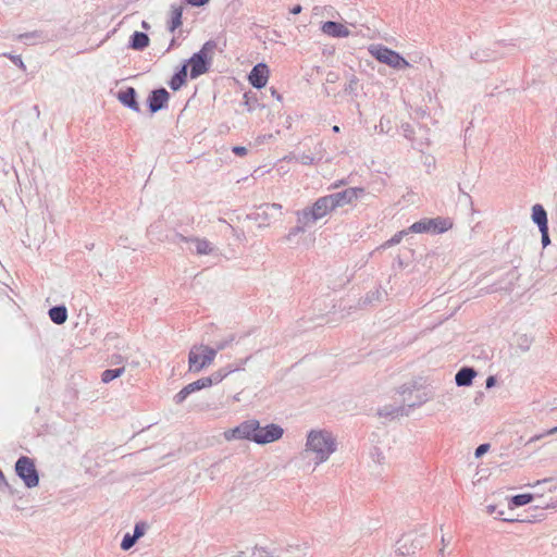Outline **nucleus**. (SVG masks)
Masks as SVG:
<instances>
[{
    "instance_id": "f257e3e1",
    "label": "nucleus",
    "mask_w": 557,
    "mask_h": 557,
    "mask_svg": "<svg viewBox=\"0 0 557 557\" xmlns=\"http://www.w3.org/2000/svg\"><path fill=\"white\" fill-rule=\"evenodd\" d=\"M306 450L315 454V465L326 461L336 450V441L326 430H312L307 436Z\"/></svg>"
},
{
    "instance_id": "f03ea898",
    "label": "nucleus",
    "mask_w": 557,
    "mask_h": 557,
    "mask_svg": "<svg viewBox=\"0 0 557 557\" xmlns=\"http://www.w3.org/2000/svg\"><path fill=\"white\" fill-rule=\"evenodd\" d=\"M218 354V349L207 345H194L188 354L189 371L194 373L200 372L209 367Z\"/></svg>"
},
{
    "instance_id": "7ed1b4c3",
    "label": "nucleus",
    "mask_w": 557,
    "mask_h": 557,
    "mask_svg": "<svg viewBox=\"0 0 557 557\" xmlns=\"http://www.w3.org/2000/svg\"><path fill=\"white\" fill-rule=\"evenodd\" d=\"M368 50L379 62L395 70H403L410 66L409 62L403 55L386 46L371 45Z\"/></svg>"
},
{
    "instance_id": "20e7f679",
    "label": "nucleus",
    "mask_w": 557,
    "mask_h": 557,
    "mask_svg": "<svg viewBox=\"0 0 557 557\" xmlns=\"http://www.w3.org/2000/svg\"><path fill=\"white\" fill-rule=\"evenodd\" d=\"M282 209V205L276 202L262 203L253 212L249 213L247 219L257 222L259 227H265L281 219L283 214Z\"/></svg>"
},
{
    "instance_id": "39448f33",
    "label": "nucleus",
    "mask_w": 557,
    "mask_h": 557,
    "mask_svg": "<svg viewBox=\"0 0 557 557\" xmlns=\"http://www.w3.org/2000/svg\"><path fill=\"white\" fill-rule=\"evenodd\" d=\"M302 211V222H311L314 224L318 220L324 218L329 213L335 211L334 203L330 195L318 198L311 207H307Z\"/></svg>"
},
{
    "instance_id": "423d86ee",
    "label": "nucleus",
    "mask_w": 557,
    "mask_h": 557,
    "mask_svg": "<svg viewBox=\"0 0 557 557\" xmlns=\"http://www.w3.org/2000/svg\"><path fill=\"white\" fill-rule=\"evenodd\" d=\"M15 473L28 488L36 487L39 484V473L35 462L27 456H21L15 462Z\"/></svg>"
},
{
    "instance_id": "0eeeda50",
    "label": "nucleus",
    "mask_w": 557,
    "mask_h": 557,
    "mask_svg": "<svg viewBox=\"0 0 557 557\" xmlns=\"http://www.w3.org/2000/svg\"><path fill=\"white\" fill-rule=\"evenodd\" d=\"M453 227V222L448 218L422 219L414 222L409 231L412 233L442 234Z\"/></svg>"
},
{
    "instance_id": "6e6552de",
    "label": "nucleus",
    "mask_w": 557,
    "mask_h": 557,
    "mask_svg": "<svg viewBox=\"0 0 557 557\" xmlns=\"http://www.w3.org/2000/svg\"><path fill=\"white\" fill-rule=\"evenodd\" d=\"M426 535L425 534H417V533H407L404 534L396 542V552L400 556H410L413 555L417 550L421 549Z\"/></svg>"
},
{
    "instance_id": "1a4fd4ad",
    "label": "nucleus",
    "mask_w": 557,
    "mask_h": 557,
    "mask_svg": "<svg viewBox=\"0 0 557 557\" xmlns=\"http://www.w3.org/2000/svg\"><path fill=\"white\" fill-rule=\"evenodd\" d=\"M259 421L256 419H250L244 421L236 428L228 430L224 433L226 440L239 438V440H249L255 442L257 431H258Z\"/></svg>"
},
{
    "instance_id": "9d476101",
    "label": "nucleus",
    "mask_w": 557,
    "mask_h": 557,
    "mask_svg": "<svg viewBox=\"0 0 557 557\" xmlns=\"http://www.w3.org/2000/svg\"><path fill=\"white\" fill-rule=\"evenodd\" d=\"M366 195V190L361 187H349L344 190L330 194L332 201L334 203L335 210L337 208H342L346 205H351L357 199L363 197Z\"/></svg>"
},
{
    "instance_id": "9b49d317",
    "label": "nucleus",
    "mask_w": 557,
    "mask_h": 557,
    "mask_svg": "<svg viewBox=\"0 0 557 557\" xmlns=\"http://www.w3.org/2000/svg\"><path fill=\"white\" fill-rule=\"evenodd\" d=\"M283 428H281L277 424L271 423L265 426H261L259 423L255 443L260 445L272 443L280 440L283 436Z\"/></svg>"
},
{
    "instance_id": "f8f14e48",
    "label": "nucleus",
    "mask_w": 557,
    "mask_h": 557,
    "mask_svg": "<svg viewBox=\"0 0 557 557\" xmlns=\"http://www.w3.org/2000/svg\"><path fill=\"white\" fill-rule=\"evenodd\" d=\"M425 401L426 398L419 396L417 401L407 404L406 406L385 405L379 410V416L391 419L399 416H408L412 408L421 406Z\"/></svg>"
},
{
    "instance_id": "ddd939ff",
    "label": "nucleus",
    "mask_w": 557,
    "mask_h": 557,
    "mask_svg": "<svg viewBox=\"0 0 557 557\" xmlns=\"http://www.w3.org/2000/svg\"><path fill=\"white\" fill-rule=\"evenodd\" d=\"M169 99H170V94L165 88L160 87V88L151 90L147 98V104H148L149 111L151 113H156V112L166 108Z\"/></svg>"
},
{
    "instance_id": "4468645a",
    "label": "nucleus",
    "mask_w": 557,
    "mask_h": 557,
    "mask_svg": "<svg viewBox=\"0 0 557 557\" xmlns=\"http://www.w3.org/2000/svg\"><path fill=\"white\" fill-rule=\"evenodd\" d=\"M185 64H187V66L188 65L190 66L189 76L191 79H195V78H198L199 76H201L202 74H206L209 71V69L211 66V61L202 58L201 54L194 53L186 61Z\"/></svg>"
},
{
    "instance_id": "2eb2a0df",
    "label": "nucleus",
    "mask_w": 557,
    "mask_h": 557,
    "mask_svg": "<svg viewBox=\"0 0 557 557\" xmlns=\"http://www.w3.org/2000/svg\"><path fill=\"white\" fill-rule=\"evenodd\" d=\"M269 67L265 63L256 64L248 75L250 85L257 89L263 88L269 78Z\"/></svg>"
},
{
    "instance_id": "dca6fc26",
    "label": "nucleus",
    "mask_w": 557,
    "mask_h": 557,
    "mask_svg": "<svg viewBox=\"0 0 557 557\" xmlns=\"http://www.w3.org/2000/svg\"><path fill=\"white\" fill-rule=\"evenodd\" d=\"M116 97L124 107L133 110L134 112H140V107L137 101V91L134 87L129 86L120 90Z\"/></svg>"
},
{
    "instance_id": "f3484780",
    "label": "nucleus",
    "mask_w": 557,
    "mask_h": 557,
    "mask_svg": "<svg viewBox=\"0 0 557 557\" xmlns=\"http://www.w3.org/2000/svg\"><path fill=\"white\" fill-rule=\"evenodd\" d=\"M321 30L334 38H346L350 35V32L346 26L334 21L324 22L321 26Z\"/></svg>"
},
{
    "instance_id": "a211bd4d",
    "label": "nucleus",
    "mask_w": 557,
    "mask_h": 557,
    "mask_svg": "<svg viewBox=\"0 0 557 557\" xmlns=\"http://www.w3.org/2000/svg\"><path fill=\"white\" fill-rule=\"evenodd\" d=\"M475 376L476 371L473 368L462 367L455 375V383L459 387L470 386Z\"/></svg>"
},
{
    "instance_id": "6ab92c4d",
    "label": "nucleus",
    "mask_w": 557,
    "mask_h": 557,
    "mask_svg": "<svg viewBox=\"0 0 557 557\" xmlns=\"http://www.w3.org/2000/svg\"><path fill=\"white\" fill-rule=\"evenodd\" d=\"M150 44L149 36L144 32H134L128 40V48L136 50V51H143L145 50Z\"/></svg>"
},
{
    "instance_id": "aec40b11",
    "label": "nucleus",
    "mask_w": 557,
    "mask_h": 557,
    "mask_svg": "<svg viewBox=\"0 0 557 557\" xmlns=\"http://www.w3.org/2000/svg\"><path fill=\"white\" fill-rule=\"evenodd\" d=\"M188 70L187 64H183L171 77L169 86L172 90H180L187 81Z\"/></svg>"
},
{
    "instance_id": "412c9836",
    "label": "nucleus",
    "mask_w": 557,
    "mask_h": 557,
    "mask_svg": "<svg viewBox=\"0 0 557 557\" xmlns=\"http://www.w3.org/2000/svg\"><path fill=\"white\" fill-rule=\"evenodd\" d=\"M532 221L539 226V230L546 228L547 224V213L542 205H534L532 207Z\"/></svg>"
},
{
    "instance_id": "4be33fe9",
    "label": "nucleus",
    "mask_w": 557,
    "mask_h": 557,
    "mask_svg": "<svg viewBox=\"0 0 557 557\" xmlns=\"http://www.w3.org/2000/svg\"><path fill=\"white\" fill-rule=\"evenodd\" d=\"M238 370H240L239 367L227 366L223 369H220V370L213 372L209 376H205V379H207V381H210L208 383V386L210 387L213 384H218V383L222 382L223 379L226 377L228 374H231L232 372L238 371Z\"/></svg>"
},
{
    "instance_id": "5701e85b",
    "label": "nucleus",
    "mask_w": 557,
    "mask_h": 557,
    "mask_svg": "<svg viewBox=\"0 0 557 557\" xmlns=\"http://www.w3.org/2000/svg\"><path fill=\"white\" fill-rule=\"evenodd\" d=\"M48 314L53 323L61 325L67 319V309L63 305L53 306L49 309Z\"/></svg>"
},
{
    "instance_id": "b1692460",
    "label": "nucleus",
    "mask_w": 557,
    "mask_h": 557,
    "mask_svg": "<svg viewBox=\"0 0 557 557\" xmlns=\"http://www.w3.org/2000/svg\"><path fill=\"white\" fill-rule=\"evenodd\" d=\"M306 544L288 545L286 548H277L282 557H304L307 553Z\"/></svg>"
},
{
    "instance_id": "393cba45",
    "label": "nucleus",
    "mask_w": 557,
    "mask_h": 557,
    "mask_svg": "<svg viewBox=\"0 0 557 557\" xmlns=\"http://www.w3.org/2000/svg\"><path fill=\"white\" fill-rule=\"evenodd\" d=\"M184 8L182 5H172L171 21L168 25L170 33H174L181 25Z\"/></svg>"
},
{
    "instance_id": "a878e982",
    "label": "nucleus",
    "mask_w": 557,
    "mask_h": 557,
    "mask_svg": "<svg viewBox=\"0 0 557 557\" xmlns=\"http://www.w3.org/2000/svg\"><path fill=\"white\" fill-rule=\"evenodd\" d=\"M297 216V225L289 230L286 238L290 240L293 237L297 236L300 233H304L306 228L310 225H312L311 222H302L300 218H302V211L298 210L296 211Z\"/></svg>"
},
{
    "instance_id": "bb28decb",
    "label": "nucleus",
    "mask_w": 557,
    "mask_h": 557,
    "mask_svg": "<svg viewBox=\"0 0 557 557\" xmlns=\"http://www.w3.org/2000/svg\"><path fill=\"white\" fill-rule=\"evenodd\" d=\"M184 240L187 242L188 239L184 237ZM190 240L196 244L198 255H209L213 250L211 243L205 238H191Z\"/></svg>"
},
{
    "instance_id": "cd10ccee",
    "label": "nucleus",
    "mask_w": 557,
    "mask_h": 557,
    "mask_svg": "<svg viewBox=\"0 0 557 557\" xmlns=\"http://www.w3.org/2000/svg\"><path fill=\"white\" fill-rule=\"evenodd\" d=\"M534 494L525 493V494H518L510 498L509 505L510 509L513 507H521L527 504H530L534 499Z\"/></svg>"
},
{
    "instance_id": "c85d7f7f",
    "label": "nucleus",
    "mask_w": 557,
    "mask_h": 557,
    "mask_svg": "<svg viewBox=\"0 0 557 557\" xmlns=\"http://www.w3.org/2000/svg\"><path fill=\"white\" fill-rule=\"evenodd\" d=\"M382 298V292L376 288L374 290L369 292L363 298L360 299L359 305L361 307L372 306L375 302H379Z\"/></svg>"
},
{
    "instance_id": "c756f323",
    "label": "nucleus",
    "mask_w": 557,
    "mask_h": 557,
    "mask_svg": "<svg viewBox=\"0 0 557 557\" xmlns=\"http://www.w3.org/2000/svg\"><path fill=\"white\" fill-rule=\"evenodd\" d=\"M216 47H218V44L215 40H208L202 45L200 50L196 53L201 54L202 58L212 62V54H213L214 50L216 49Z\"/></svg>"
},
{
    "instance_id": "7c9ffc66",
    "label": "nucleus",
    "mask_w": 557,
    "mask_h": 557,
    "mask_svg": "<svg viewBox=\"0 0 557 557\" xmlns=\"http://www.w3.org/2000/svg\"><path fill=\"white\" fill-rule=\"evenodd\" d=\"M125 371L124 367L115 368V369H107L101 374V381L103 383H110L113 380L120 377Z\"/></svg>"
},
{
    "instance_id": "2f4dec72",
    "label": "nucleus",
    "mask_w": 557,
    "mask_h": 557,
    "mask_svg": "<svg viewBox=\"0 0 557 557\" xmlns=\"http://www.w3.org/2000/svg\"><path fill=\"white\" fill-rule=\"evenodd\" d=\"M505 54V52L503 53H498L497 51L495 50H482V51H476L474 53V59L475 60H479L480 62H487V61H493V60H496L498 57Z\"/></svg>"
},
{
    "instance_id": "473e14b6",
    "label": "nucleus",
    "mask_w": 557,
    "mask_h": 557,
    "mask_svg": "<svg viewBox=\"0 0 557 557\" xmlns=\"http://www.w3.org/2000/svg\"><path fill=\"white\" fill-rule=\"evenodd\" d=\"M533 343V338L528 336L527 334H521L517 337V347L522 351L525 352L530 349L531 345Z\"/></svg>"
},
{
    "instance_id": "72a5a7b5",
    "label": "nucleus",
    "mask_w": 557,
    "mask_h": 557,
    "mask_svg": "<svg viewBox=\"0 0 557 557\" xmlns=\"http://www.w3.org/2000/svg\"><path fill=\"white\" fill-rule=\"evenodd\" d=\"M209 382L210 381H207V379L201 377V379H199V380H197L195 382H191V383L187 384L185 387L187 388L189 394H193V393L198 392V391H200L202 388L209 387L208 386Z\"/></svg>"
},
{
    "instance_id": "f704fd0d",
    "label": "nucleus",
    "mask_w": 557,
    "mask_h": 557,
    "mask_svg": "<svg viewBox=\"0 0 557 557\" xmlns=\"http://www.w3.org/2000/svg\"><path fill=\"white\" fill-rule=\"evenodd\" d=\"M410 233L409 228L400 231L392 236L391 239H388L385 244L382 245V248L392 247L394 245H397L401 242L403 237Z\"/></svg>"
},
{
    "instance_id": "c9c22d12",
    "label": "nucleus",
    "mask_w": 557,
    "mask_h": 557,
    "mask_svg": "<svg viewBox=\"0 0 557 557\" xmlns=\"http://www.w3.org/2000/svg\"><path fill=\"white\" fill-rule=\"evenodd\" d=\"M235 339H236V335L235 334H230L224 339H221V341L216 342L215 346L213 347V349H218V351L224 350L225 348L231 346L235 342Z\"/></svg>"
},
{
    "instance_id": "e433bc0d",
    "label": "nucleus",
    "mask_w": 557,
    "mask_h": 557,
    "mask_svg": "<svg viewBox=\"0 0 557 557\" xmlns=\"http://www.w3.org/2000/svg\"><path fill=\"white\" fill-rule=\"evenodd\" d=\"M289 159H294L305 165H310L315 162V158L307 153L293 154Z\"/></svg>"
},
{
    "instance_id": "4c0bfd02",
    "label": "nucleus",
    "mask_w": 557,
    "mask_h": 557,
    "mask_svg": "<svg viewBox=\"0 0 557 557\" xmlns=\"http://www.w3.org/2000/svg\"><path fill=\"white\" fill-rule=\"evenodd\" d=\"M529 486H540V485H547V491L549 493L556 491L557 488V484L554 483V479L553 478H546V479H543V480H537L534 484H528Z\"/></svg>"
},
{
    "instance_id": "58836bf2",
    "label": "nucleus",
    "mask_w": 557,
    "mask_h": 557,
    "mask_svg": "<svg viewBox=\"0 0 557 557\" xmlns=\"http://www.w3.org/2000/svg\"><path fill=\"white\" fill-rule=\"evenodd\" d=\"M136 542H137V540L134 537V535L133 534L131 535L129 533H127L124 535V537L121 542V548L123 550H128L135 545Z\"/></svg>"
},
{
    "instance_id": "ea45409f",
    "label": "nucleus",
    "mask_w": 557,
    "mask_h": 557,
    "mask_svg": "<svg viewBox=\"0 0 557 557\" xmlns=\"http://www.w3.org/2000/svg\"><path fill=\"white\" fill-rule=\"evenodd\" d=\"M146 529H147V524L143 521L140 522H137L134 527V537L136 540L140 539L141 536H144L145 532H146Z\"/></svg>"
},
{
    "instance_id": "a19ab883",
    "label": "nucleus",
    "mask_w": 557,
    "mask_h": 557,
    "mask_svg": "<svg viewBox=\"0 0 557 557\" xmlns=\"http://www.w3.org/2000/svg\"><path fill=\"white\" fill-rule=\"evenodd\" d=\"M4 57H8L17 67H20L22 71H26V66L21 58V55H15L11 53H3Z\"/></svg>"
},
{
    "instance_id": "79ce46f5",
    "label": "nucleus",
    "mask_w": 557,
    "mask_h": 557,
    "mask_svg": "<svg viewBox=\"0 0 557 557\" xmlns=\"http://www.w3.org/2000/svg\"><path fill=\"white\" fill-rule=\"evenodd\" d=\"M189 392L184 386L175 396H174V403L180 405L185 401V399L189 396Z\"/></svg>"
},
{
    "instance_id": "37998d69",
    "label": "nucleus",
    "mask_w": 557,
    "mask_h": 557,
    "mask_svg": "<svg viewBox=\"0 0 557 557\" xmlns=\"http://www.w3.org/2000/svg\"><path fill=\"white\" fill-rule=\"evenodd\" d=\"M487 512L490 515H496L497 517H499L504 521H513V519L504 518L503 516H504L505 512L503 510H498L497 506H495V505H488L487 506Z\"/></svg>"
},
{
    "instance_id": "c03bdc74",
    "label": "nucleus",
    "mask_w": 557,
    "mask_h": 557,
    "mask_svg": "<svg viewBox=\"0 0 557 557\" xmlns=\"http://www.w3.org/2000/svg\"><path fill=\"white\" fill-rule=\"evenodd\" d=\"M488 449H490V444H486V443L481 444V445H479V446L475 448L474 456H475L476 458H480V457H482L484 454H486V453L488 451Z\"/></svg>"
},
{
    "instance_id": "a18cd8bd",
    "label": "nucleus",
    "mask_w": 557,
    "mask_h": 557,
    "mask_svg": "<svg viewBox=\"0 0 557 557\" xmlns=\"http://www.w3.org/2000/svg\"><path fill=\"white\" fill-rule=\"evenodd\" d=\"M357 85H358V78L355 75H351V77L349 78V82L345 88V91L354 92L357 88Z\"/></svg>"
},
{
    "instance_id": "49530a36",
    "label": "nucleus",
    "mask_w": 557,
    "mask_h": 557,
    "mask_svg": "<svg viewBox=\"0 0 557 557\" xmlns=\"http://www.w3.org/2000/svg\"><path fill=\"white\" fill-rule=\"evenodd\" d=\"M128 358L126 356H122L119 354H114L111 356V363L112 364H122L124 362H127Z\"/></svg>"
},
{
    "instance_id": "de8ad7c7",
    "label": "nucleus",
    "mask_w": 557,
    "mask_h": 557,
    "mask_svg": "<svg viewBox=\"0 0 557 557\" xmlns=\"http://www.w3.org/2000/svg\"><path fill=\"white\" fill-rule=\"evenodd\" d=\"M536 507L541 508V509H556L557 508V498L552 502H542Z\"/></svg>"
},
{
    "instance_id": "09e8293b",
    "label": "nucleus",
    "mask_w": 557,
    "mask_h": 557,
    "mask_svg": "<svg viewBox=\"0 0 557 557\" xmlns=\"http://www.w3.org/2000/svg\"><path fill=\"white\" fill-rule=\"evenodd\" d=\"M371 456L372 459L377 463H381L384 459L383 453L379 448H374L371 453Z\"/></svg>"
},
{
    "instance_id": "8fccbe9b",
    "label": "nucleus",
    "mask_w": 557,
    "mask_h": 557,
    "mask_svg": "<svg viewBox=\"0 0 557 557\" xmlns=\"http://www.w3.org/2000/svg\"><path fill=\"white\" fill-rule=\"evenodd\" d=\"M542 234V244L543 246H547L550 243L549 236H548V226L546 228L540 230Z\"/></svg>"
},
{
    "instance_id": "3c124183",
    "label": "nucleus",
    "mask_w": 557,
    "mask_h": 557,
    "mask_svg": "<svg viewBox=\"0 0 557 557\" xmlns=\"http://www.w3.org/2000/svg\"><path fill=\"white\" fill-rule=\"evenodd\" d=\"M232 151L238 156V157H243L247 153V148L244 147V146H234Z\"/></svg>"
},
{
    "instance_id": "603ef678",
    "label": "nucleus",
    "mask_w": 557,
    "mask_h": 557,
    "mask_svg": "<svg viewBox=\"0 0 557 557\" xmlns=\"http://www.w3.org/2000/svg\"><path fill=\"white\" fill-rule=\"evenodd\" d=\"M210 0H186V2L193 7H202L207 4Z\"/></svg>"
},
{
    "instance_id": "864d4df0",
    "label": "nucleus",
    "mask_w": 557,
    "mask_h": 557,
    "mask_svg": "<svg viewBox=\"0 0 557 557\" xmlns=\"http://www.w3.org/2000/svg\"><path fill=\"white\" fill-rule=\"evenodd\" d=\"M496 377L494 375H490L487 376L486 381H485V387L486 388H492L496 385Z\"/></svg>"
},
{
    "instance_id": "5fc2aeb1",
    "label": "nucleus",
    "mask_w": 557,
    "mask_h": 557,
    "mask_svg": "<svg viewBox=\"0 0 557 557\" xmlns=\"http://www.w3.org/2000/svg\"><path fill=\"white\" fill-rule=\"evenodd\" d=\"M458 189H459L460 194L465 197V199L468 200L470 203H472L470 195L465 190V188L462 187V185L460 183L458 184Z\"/></svg>"
},
{
    "instance_id": "6e6d98bb",
    "label": "nucleus",
    "mask_w": 557,
    "mask_h": 557,
    "mask_svg": "<svg viewBox=\"0 0 557 557\" xmlns=\"http://www.w3.org/2000/svg\"><path fill=\"white\" fill-rule=\"evenodd\" d=\"M37 37V33H25L20 35V39H28V38H35Z\"/></svg>"
},
{
    "instance_id": "4d7b16f0",
    "label": "nucleus",
    "mask_w": 557,
    "mask_h": 557,
    "mask_svg": "<svg viewBox=\"0 0 557 557\" xmlns=\"http://www.w3.org/2000/svg\"><path fill=\"white\" fill-rule=\"evenodd\" d=\"M302 10V7L300 4H296L290 9L292 14H299Z\"/></svg>"
},
{
    "instance_id": "13d9d810",
    "label": "nucleus",
    "mask_w": 557,
    "mask_h": 557,
    "mask_svg": "<svg viewBox=\"0 0 557 557\" xmlns=\"http://www.w3.org/2000/svg\"><path fill=\"white\" fill-rule=\"evenodd\" d=\"M245 98H246V106H248V110L249 111H252L255 109V106L252 104V101H250V98L247 96V94H245Z\"/></svg>"
},
{
    "instance_id": "bf43d9fd",
    "label": "nucleus",
    "mask_w": 557,
    "mask_h": 557,
    "mask_svg": "<svg viewBox=\"0 0 557 557\" xmlns=\"http://www.w3.org/2000/svg\"><path fill=\"white\" fill-rule=\"evenodd\" d=\"M271 94L273 97H275L278 101L282 100V96L277 92V90L275 88H271Z\"/></svg>"
},
{
    "instance_id": "052dcab7",
    "label": "nucleus",
    "mask_w": 557,
    "mask_h": 557,
    "mask_svg": "<svg viewBox=\"0 0 557 557\" xmlns=\"http://www.w3.org/2000/svg\"><path fill=\"white\" fill-rule=\"evenodd\" d=\"M407 392H410V388H409V387H407V386H405V385H404V386H401V387H400V389H399V393H400L401 395H405Z\"/></svg>"
},
{
    "instance_id": "680f3d73",
    "label": "nucleus",
    "mask_w": 557,
    "mask_h": 557,
    "mask_svg": "<svg viewBox=\"0 0 557 557\" xmlns=\"http://www.w3.org/2000/svg\"><path fill=\"white\" fill-rule=\"evenodd\" d=\"M175 45H176V40H175V38H172L166 51H170L173 47H175Z\"/></svg>"
},
{
    "instance_id": "e2e57ef3",
    "label": "nucleus",
    "mask_w": 557,
    "mask_h": 557,
    "mask_svg": "<svg viewBox=\"0 0 557 557\" xmlns=\"http://www.w3.org/2000/svg\"><path fill=\"white\" fill-rule=\"evenodd\" d=\"M250 359V356L245 358L244 360L240 361V363L237 366L240 368V370L243 369V366L247 363V361Z\"/></svg>"
},
{
    "instance_id": "0e129e2a",
    "label": "nucleus",
    "mask_w": 557,
    "mask_h": 557,
    "mask_svg": "<svg viewBox=\"0 0 557 557\" xmlns=\"http://www.w3.org/2000/svg\"><path fill=\"white\" fill-rule=\"evenodd\" d=\"M543 436H544V434L535 435V436L531 437L529 442L537 441V440L542 438Z\"/></svg>"
},
{
    "instance_id": "69168bd1",
    "label": "nucleus",
    "mask_w": 557,
    "mask_h": 557,
    "mask_svg": "<svg viewBox=\"0 0 557 557\" xmlns=\"http://www.w3.org/2000/svg\"><path fill=\"white\" fill-rule=\"evenodd\" d=\"M141 27H143L144 29H149V28H150V25L148 24V22L143 21V22H141Z\"/></svg>"
},
{
    "instance_id": "338daca9",
    "label": "nucleus",
    "mask_w": 557,
    "mask_h": 557,
    "mask_svg": "<svg viewBox=\"0 0 557 557\" xmlns=\"http://www.w3.org/2000/svg\"><path fill=\"white\" fill-rule=\"evenodd\" d=\"M555 433H557V426H554L546 432V434H555Z\"/></svg>"
},
{
    "instance_id": "774afa93",
    "label": "nucleus",
    "mask_w": 557,
    "mask_h": 557,
    "mask_svg": "<svg viewBox=\"0 0 557 557\" xmlns=\"http://www.w3.org/2000/svg\"><path fill=\"white\" fill-rule=\"evenodd\" d=\"M333 132H334V133H338V132H339V126L334 125V126H333Z\"/></svg>"
}]
</instances>
